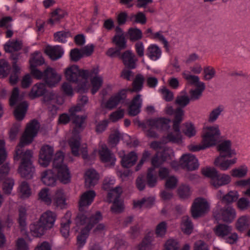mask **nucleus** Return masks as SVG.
<instances>
[{
  "label": "nucleus",
  "mask_w": 250,
  "mask_h": 250,
  "mask_svg": "<svg viewBox=\"0 0 250 250\" xmlns=\"http://www.w3.org/2000/svg\"><path fill=\"white\" fill-rule=\"evenodd\" d=\"M40 128L39 123L35 120H32L26 126V129L22 135L19 144L15 150L14 156L15 160H19L21 158V162L18 171L21 176L26 179H31L35 172V167L33 166L31 159L33 157V152L30 150H26L23 152L24 146L29 145L37 135Z\"/></svg>",
  "instance_id": "f257e3e1"
},
{
  "label": "nucleus",
  "mask_w": 250,
  "mask_h": 250,
  "mask_svg": "<svg viewBox=\"0 0 250 250\" xmlns=\"http://www.w3.org/2000/svg\"><path fill=\"white\" fill-rule=\"evenodd\" d=\"M102 218L100 211H97L95 214L91 216L84 213H79L77 215L75 219L76 226L74 229L76 231H81L77 238V245L79 248H81L84 246L90 230Z\"/></svg>",
  "instance_id": "f03ea898"
},
{
  "label": "nucleus",
  "mask_w": 250,
  "mask_h": 250,
  "mask_svg": "<svg viewBox=\"0 0 250 250\" xmlns=\"http://www.w3.org/2000/svg\"><path fill=\"white\" fill-rule=\"evenodd\" d=\"M73 124L74 125V130L72 132V136L68 141V145L70 147L73 155L76 157L80 156L81 151L83 159L88 158V155L86 146H82L80 147L81 138L79 132L82 131L84 127L86 116H77L76 114L71 115L70 114Z\"/></svg>",
  "instance_id": "7ed1b4c3"
},
{
  "label": "nucleus",
  "mask_w": 250,
  "mask_h": 250,
  "mask_svg": "<svg viewBox=\"0 0 250 250\" xmlns=\"http://www.w3.org/2000/svg\"><path fill=\"white\" fill-rule=\"evenodd\" d=\"M56 218V213L52 211L47 210L43 212L37 223L30 225V229L32 235L35 237L43 235L46 230L53 227Z\"/></svg>",
  "instance_id": "20e7f679"
},
{
  "label": "nucleus",
  "mask_w": 250,
  "mask_h": 250,
  "mask_svg": "<svg viewBox=\"0 0 250 250\" xmlns=\"http://www.w3.org/2000/svg\"><path fill=\"white\" fill-rule=\"evenodd\" d=\"M99 69L98 67H95L91 70H87V77L84 78L82 82V86L80 92H85L88 90V79H90V84L91 85V92L93 95L97 93L104 83V78L102 75L99 74Z\"/></svg>",
  "instance_id": "39448f33"
},
{
  "label": "nucleus",
  "mask_w": 250,
  "mask_h": 250,
  "mask_svg": "<svg viewBox=\"0 0 250 250\" xmlns=\"http://www.w3.org/2000/svg\"><path fill=\"white\" fill-rule=\"evenodd\" d=\"M64 155L62 152L58 151L55 154L53 161V168L57 171L59 180L63 184L70 182L71 175L66 165L63 163Z\"/></svg>",
  "instance_id": "423d86ee"
},
{
  "label": "nucleus",
  "mask_w": 250,
  "mask_h": 250,
  "mask_svg": "<svg viewBox=\"0 0 250 250\" xmlns=\"http://www.w3.org/2000/svg\"><path fill=\"white\" fill-rule=\"evenodd\" d=\"M87 69H80L77 65H71L65 68L64 75L66 80L69 82L77 84L78 91L80 92L82 86V82L84 78L87 77Z\"/></svg>",
  "instance_id": "0eeeda50"
},
{
  "label": "nucleus",
  "mask_w": 250,
  "mask_h": 250,
  "mask_svg": "<svg viewBox=\"0 0 250 250\" xmlns=\"http://www.w3.org/2000/svg\"><path fill=\"white\" fill-rule=\"evenodd\" d=\"M220 135L218 125H206L203 128L201 137L204 142L210 147L216 144Z\"/></svg>",
  "instance_id": "6e6552de"
},
{
  "label": "nucleus",
  "mask_w": 250,
  "mask_h": 250,
  "mask_svg": "<svg viewBox=\"0 0 250 250\" xmlns=\"http://www.w3.org/2000/svg\"><path fill=\"white\" fill-rule=\"evenodd\" d=\"M213 215L217 221L222 220L226 222H231L236 217V212L231 206L223 208L219 205H217L213 210Z\"/></svg>",
  "instance_id": "1a4fd4ad"
},
{
  "label": "nucleus",
  "mask_w": 250,
  "mask_h": 250,
  "mask_svg": "<svg viewBox=\"0 0 250 250\" xmlns=\"http://www.w3.org/2000/svg\"><path fill=\"white\" fill-rule=\"evenodd\" d=\"M126 97V90L122 89L117 93L112 95L105 101L101 103V106L103 109L112 110L116 108L118 105Z\"/></svg>",
  "instance_id": "9d476101"
},
{
  "label": "nucleus",
  "mask_w": 250,
  "mask_h": 250,
  "mask_svg": "<svg viewBox=\"0 0 250 250\" xmlns=\"http://www.w3.org/2000/svg\"><path fill=\"white\" fill-rule=\"evenodd\" d=\"M210 209V205L208 201L203 198H196L191 208V213L194 218L202 216L208 213Z\"/></svg>",
  "instance_id": "9b49d317"
},
{
  "label": "nucleus",
  "mask_w": 250,
  "mask_h": 250,
  "mask_svg": "<svg viewBox=\"0 0 250 250\" xmlns=\"http://www.w3.org/2000/svg\"><path fill=\"white\" fill-rule=\"evenodd\" d=\"M10 167L9 164L6 163L0 167V183L2 184V189L7 194H10L14 185L13 179L7 177Z\"/></svg>",
  "instance_id": "f8f14e48"
},
{
  "label": "nucleus",
  "mask_w": 250,
  "mask_h": 250,
  "mask_svg": "<svg viewBox=\"0 0 250 250\" xmlns=\"http://www.w3.org/2000/svg\"><path fill=\"white\" fill-rule=\"evenodd\" d=\"M62 76L56 70L48 67L44 71L43 81L50 87H55L62 80Z\"/></svg>",
  "instance_id": "ddd939ff"
},
{
  "label": "nucleus",
  "mask_w": 250,
  "mask_h": 250,
  "mask_svg": "<svg viewBox=\"0 0 250 250\" xmlns=\"http://www.w3.org/2000/svg\"><path fill=\"white\" fill-rule=\"evenodd\" d=\"M180 162L181 167L188 170H194L199 166L197 158L190 153L183 154L180 159Z\"/></svg>",
  "instance_id": "4468645a"
},
{
  "label": "nucleus",
  "mask_w": 250,
  "mask_h": 250,
  "mask_svg": "<svg viewBox=\"0 0 250 250\" xmlns=\"http://www.w3.org/2000/svg\"><path fill=\"white\" fill-rule=\"evenodd\" d=\"M54 154V148L49 145L43 146L40 150L39 158L40 165L44 167L50 164Z\"/></svg>",
  "instance_id": "2eb2a0df"
},
{
  "label": "nucleus",
  "mask_w": 250,
  "mask_h": 250,
  "mask_svg": "<svg viewBox=\"0 0 250 250\" xmlns=\"http://www.w3.org/2000/svg\"><path fill=\"white\" fill-rule=\"evenodd\" d=\"M170 123V119L164 117L150 119L146 121L148 127L155 128L162 131L169 129Z\"/></svg>",
  "instance_id": "dca6fc26"
},
{
  "label": "nucleus",
  "mask_w": 250,
  "mask_h": 250,
  "mask_svg": "<svg viewBox=\"0 0 250 250\" xmlns=\"http://www.w3.org/2000/svg\"><path fill=\"white\" fill-rule=\"evenodd\" d=\"M228 158V156H219L215 159L214 164L220 170L226 171L235 164L237 161V158L235 156L230 159H229Z\"/></svg>",
  "instance_id": "f3484780"
},
{
  "label": "nucleus",
  "mask_w": 250,
  "mask_h": 250,
  "mask_svg": "<svg viewBox=\"0 0 250 250\" xmlns=\"http://www.w3.org/2000/svg\"><path fill=\"white\" fill-rule=\"evenodd\" d=\"M99 154L100 159L103 162L109 163L112 166L115 165L116 159L104 144H100Z\"/></svg>",
  "instance_id": "a211bd4d"
},
{
  "label": "nucleus",
  "mask_w": 250,
  "mask_h": 250,
  "mask_svg": "<svg viewBox=\"0 0 250 250\" xmlns=\"http://www.w3.org/2000/svg\"><path fill=\"white\" fill-rule=\"evenodd\" d=\"M83 178L85 186L89 188L98 184L100 177L96 170L93 168H89L85 171Z\"/></svg>",
  "instance_id": "6ab92c4d"
},
{
  "label": "nucleus",
  "mask_w": 250,
  "mask_h": 250,
  "mask_svg": "<svg viewBox=\"0 0 250 250\" xmlns=\"http://www.w3.org/2000/svg\"><path fill=\"white\" fill-rule=\"evenodd\" d=\"M174 157V152L172 149L167 148L164 150L161 158H159L158 154L154 156L151 160V164L153 166V168L158 167L160 166L165 161L169 160H172Z\"/></svg>",
  "instance_id": "aec40b11"
},
{
  "label": "nucleus",
  "mask_w": 250,
  "mask_h": 250,
  "mask_svg": "<svg viewBox=\"0 0 250 250\" xmlns=\"http://www.w3.org/2000/svg\"><path fill=\"white\" fill-rule=\"evenodd\" d=\"M121 58L125 66L130 68L134 69L136 67L138 59L131 50L124 52L121 55Z\"/></svg>",
  "instance_id": "412c9836"
},
{
  "label": "nucleus",
  "mask_w": 250,
  "mask_h": 250,
  "mask_svg": "<svg viewBox=\"0 0 250 250\" xmlns=\"http://www.w3.org/2000/svg\"><path fill=\"white\" fill-rule=\"evenodd\" d=\"M53 204L61 209L66 208V196L62 189H57L53 195Z\"/></svg>",
  "instance_id": "4be33fe9"
},
{
  "label": "nucleus",
  "mask_w": 250,
  "mask_h": 250,
  "mask_svg": "<svg viewBox=\"0 0 250 250\" xmlns=\"http://www.w3.org/2000/svg\"><path fill=\"white\" fill-rule=\"evenodd\" d=\"M119 155L121 158V163L122 166L125 167H130L133 166L137 160V155L136 153L133 151H131L128 154L125 155L124 151L119 152Z\"/></svg>",
  "instance_id": "5701e85b"
},
{
  "label": "nucleus",
  "mask_w": 250,
  "mask_h": 250,
  "mask_svg": "<svg viewBox=\"0 0 250 250\" xmlns=\"http://www.w3.org/2000/svg\"><path fill=\"white\" fill-rule=\"evenodd\" d=\"M96 193L94 190H88L83 192L80 196L79 204L80 210L90 206L93 202Z\"/></svg>",
  "instance_id": "b1692460"
},
{
  "label": "nucleus",
  "mask_w": 250,
  "mask_h": 250,
  "mask_svg": "<svg viewBox=\"0 0 250 250\" xmlns=\"http://www.w3.org/2000/svg\"><path fill=\"white\" fill-rule=\"evenodd\" d=\"M141 94H137L131 101L128 108V114L135 116L141 112L142 105V99Z\"/></svg>",
  "instance_id": "393cba45"
},
{
  "label": "nucleus",
  "mask_w": 250,
  "mask_h": 250,
  "mask_svg": "<svg viewBox=\"0 0 250 250\" xmlns=\"http://www.w3.org/2000/svg\"><path fill=\"white\" fill-rule=\"evenodd\" d=\"M218 149L220 152L219 156H228V157L230 158L236 154L235 150L231 148V142L229 140L221 143L218 146Z\"/></svg>",
  "instance_id": "a878e982"
},
{
  "label": "nucleus",
  "mask_w": 250,
  "mask_h": 250,
  "mask_svg": "<svg viewBox=\"0 0 250 250\" xmlns=\"http://www.w3.org/2000/svg\"><path fill=\"white\" fill-rule=\"evenodd\" d=\"M173 132H169L166 136L162 138V143L166 144L168 142L173 143L180 144L182 142V136L180 132V128H178V130L173 129Z\"/></svg>",
  "instance_id": "bb28decb"
},
{
  "label": "nucleus",
  "mask_w": 250,
  "mask_h": 250,
  "mask_svg": "<svg viewBox=\"0 0 250 250\" xmlns=\"http://www.w3.org/2000/svg\"><path fill=\"white\" fill-rule=\"evenodd\" d=\"M44 52L52 60L54 61L61 58L64 53L63 49L59 45L47 46Z\"/></svg>",
  "instance_id": "cd10ccee"
},
{
  "label": "nucleus",
  "mask_w": 250,
  "mask_h": 250,
  "mask_svg": "<svg viewBox=\"0 0 250 250\" xmlns=\"http://www.w3.org/2000/svg\"><path fill=\"white\" fill-rule=\"evenodd\" d=\"M71 212L67 211L61 220V232L62 236L67 238L69 235V226L71 223Z\"/></svg>",
  "instance_id": "c85d7f7f"
},
{
  "label": "nucleus",
  "mask_w": 250,
  "mask_h": 250,
  "mask_svg": "<svg viewBox=\"0 0 250 250\" xmlns=\"http://www.w3.org/2000/svg\"><path fill=\"white\" fill-rule=\"evenodd\" d=\"M46 91L45 84L42 83H38L32 86L28 96L31 99H34L44 95Z\"/></svg>",
  "instance_id": "c756f323"
},
{
  "label": "nucleus",
  "mask_w": 250,
  "mask_h": 250,
  "mask_svg": "<svg viewBox=\"0 0 250 250\" xmlns=\"http://www.w3.org/2000/svg\"><path fill=\"white\" fill-rule=\"evenodd\" d=\"M22 47V42L18 39L9 40L3 45L4 51L10 53L20 50Z\"/></svg>",
  "instance_id": "7c9ffc66"
},
{
  "label": "nucleus",
  "mask_w": 250,
  "mask_h": 250,
  "mask_svg": "<svg viewBox=\"0 0 250 250\" xmlns=\"http://www.w3.org/2000/svg\"><path fill=\"white\" fill-rule=\"evenodd\" d=\"M146 55L151 60L156 61L161 58L162 50L157 45L151 44L147 48Z\"/></svg>",
  "instance_id": "2f4dec72"
},
{
  "label": "nucleus",
  "mask_w": 250,
  "mask_h": 250,
  "mask_svg": "<svg viewBox=\"0 0 250 250\" xmlns=\"http://www.w3.org/2000/svg\"><path fill=\"white\" fill-rule=\"evenodd\" d=\"M215 234L218 237L224 239L232 231V227L225 224H219L213 229Z\"/></svg>",
  "instance_id": "473e14b6"
},
{
  "label": "nucleus",
  "mask_w": 250,
  "mask_h": 250,
  "mask_svg": "<svg viewBox=\"0 0 250 250\" xmlns=\"http://www.w3.org/2000/svg\"><path fill=\"white\" fill-rule=\"evenodd\" d=\"M231 177L226 174H218L215 176L211 185L216 188L229 184L231 182Z\"/></svg>",
  "instance_id": "72a5a7b5"
},
{
  "label": "nucleus",
  "mask_w": 250,
  "mask_h": 250,
  "mask_svg": "<svg viewBox=\"0 0 250 250\" xmlns=\"http://www.w3.org/2000/svg\"><path fill=\"white\" fill-rule=\"evenodd\" d=\"M144 81V77L142 74H137L133 80L132 84V88L126 89V92L127 91H130V92H140L143 89Z\"/></svg>",
  "instance_id": "f704fd0d"
},
{
  "label": "nucleus",
  "mask_w": 250,
  "mask_h": 250,
  "mask_svg": "<svg viewBox=\"0 0 250 250\" xmlns=\"http://www.w3.org/2000/svg\"><path fill=\"white\" fill-rule=\"evenodd\" d=\"M41 179L43 183L48 186L55 185L56 182L55 175L51 169L46 170L43 172Z\"/></svg>",
  "instance_id": "c9c22d12"
},
{
  "label": "nucleus",
  "mask_w": 250,
  "mask_h": 250,
  "mask_svg": "<svg viewBox=\"0 0 250 250\" xmlns=\"http://www.w3.org/2000/svg\"><path fill=\"white\" fill-rule=\"evenodd\" d=\"M31 189L26 182H22L18 188V194L20 198L26 199L31 195Z\"/></svg>",
  "instance_id": "e433bc0d"
},
{
  "label": "nucleus",
  "mask_w": 250,
  "mask_h": 250,
  "mask_svg": "<svg viewBox=\"0 0 250 250\" xmlns=\"http://www.w3.org/2000/svg\"><path fill=\"white\" fill-rule=\"evenodd\" d=\"M181 229L185 234H190L192 233L193 229V225L188 216H185L182 217Z\"/></svg>",
  "instance_id": "4c0bfd02"
},
{
  "label": "nucleus",
  "mask_w": 250,
  "mask_h": 250,
  "mask_svg": "<svg viewBox=\"0 0 250 250\" xmlns=\"http://www.w3.org/2000/svg\"><path fill=\"white\" fill-rule=\"evenodd\" d=\"M28 104L26 102H22L16 107L14 111V115L17 120L21 121L23 118L27 111Z\"/></svg>",
  "instance_id": "58836bf2"
},
{
  "label": "nucleus",
  "mask_w": 250,
  "mask_h": 250,
  "mask_svg": "<svg viewBox=\"0 0 250 250\" xmlns=\"http://www.w3.org/2000/svg\"><path fill=\"white\" fill-rule=\"evenodd\" d=\"M250 225V217L247 215H244L239 217L235 224L236 229L240 231L245 230Z\"/></svg>",
  "instance_id": "ea45409f"
},
{
  "label": "nucleus",
  "mask_w": 250,
  "mask_h": 250,
  "mask_svg": "<svg viewBox=\"0 0 250 250\" xmlns=\"http://www.w3.org/2000/svg\"><path fill=\"white\" fill-rule=\"evenodd\" d=\"M249 169L245 165H241L240 167L234 168L231 170V175L235 178H242L245 177L248 173Z\"/></svg>",
  "instance_id": "a19ab883"
},
{
  "label": "nucleus",
  "mask_w": 250,
  "mask_h": 250,
  "mask_svg": "<svg viewBox=\"0 0 250 250\" xmlns=\"http://www.w3.org/2000/svg\"><path fill=\"white\" fill-rule=\"evenodd\" d=\"M25 207L21 206L19 208V217L18 221L21 230H24L27 226V213Z\"/></svg>",
  "instance_id": "79ce46f5"
},
{
  "label": "nucleus",
  "mask_w": 250,
  "mask_h": 250,
  "mask_svg": "<svg viewBox=\"0 0 250 250\" xmlns=\"http://www.w3.org/2000/svg\"><path fill=\"white\" fill-rule=\"evenodd\" d=\"M224 111V107L219 105L212 109L208 116V121L209 123H214Z\"/></svg>",
  "instance_id": "37998d69"
},
{
  "label": "nucleus",
  "mask_w": 250,
  "mask_h": 250,
  "mask_svg": "<svg viewBox=\"0 0 250 250\" xmlns=\"http://www.w3.org/2000/svg\"><path fill=\"white\" fill-rule=\"evenodd\" d=\"M44 62V60L40 52L36 51L31 55L29 60L30 67L41 65Z\"/></svg>",
  "instance_id": "c03bdc74"
},
{
  "label": "nucleus",
  "mask_w": 250,
  "mask_h": 250,
  "mask_svg": "<svg viewBox=\"0 0 250 250\" xmlns=\"http://www.w3.org/2000/svg\"><path fill=\"white\" fill-rule=\"evenodd\" d=\"M184 111L180 107L177 108L175 111L174 119L173 121L172 128L178 130L180 125L183 120Z\"/></svg>",
  "instance_id": "a18cd8bd"
},
{
  "label": "nucleus",
  "mask_w": 250,
  "mask_h": 250,
  "mask_svg": "<svg viewBox=\"0 0 250 250\" xmlns=\"http://www.w3.org/2000/svg\"><path fill=\"white\" fill-rule=\"evenodd\" d=\"M155 198L150 197L147 198H143L140 201L134 202V207L135 208H150L154 204Z\"/></svg>",
  "instance_id": "49530a36"
},
{
  "label": "nucleus",
  "mask_w": 250,
  "mask_h": 250,
  "mask_svg": "<svg viewBox=\"0 0 250 250\" xmlns=\"http://www.w3.org/2000/svg\"><path fill=\"white\" fill-rule=\"evenodd\" d=\"M88 99L86 96H82L80 97L79 98V103L77 105L73 106L69 109V113L71 115H74L77 112L81 111L82 107L88 102Z\"/></svg>",
  "instance_id": "de8ad7c7"
},
{
  "label": "nucleus",
  "mask_w": 250,
  "mask_h": 250,
  "mask_svg": "<svg viewBox=\"0 0 250 250\" xmlns=\"http://www.w3.org/2000/svg\"><path fill=\"white\" fill-rule=\"evenodd\" d=\"M108 193V201L109 203L114 201H120L119 198L123 192L122 188L120 187H117L115 188L109 190Z\"/></svg>",
  "instance_id": "09e8293b"
},
{
  "label": "nucleus",
  "mask_w": 250,
  "mask_h": 250,
  "mask_svg": "<svg viewBox=\"0 0 250 250\" xmlns=\"http://www.w3.org/2000/svg\"><path fill=\"white\" fill-rule=\"evenodd\" d=\"M183 78L186 80L188 82L196 86H198L200 83H204L200 81L199 77L198 76L193 75L190 74L188 71H185L183 72Z\"/></svg>",
  "instance_id": "8fccbe9b"
},
{
  "label": "nucleus",
  "mask_w": 250,
  "mask_h": 250,
  "mask_svg": "<svg viewBox=\"0 0 250 250\" xmlns=\"http://www.w3.org/2000/svg\"><path fill=\"white\" fill-rule=\"evenodd\" d=\"M66 15V12L63 10L57 9L52 13L51 18L49 21L51 24L59 22Z\"/></svg>",
  "instance_id": "3c124183"
},
{
  "label": "nucleus",
  "mask_w": 250,
  "mask_h": 250,
  "mask_svg": "<svg viewBox=\"0 0 250 250\" xmlns=\"http://www.w3.org/2000/svg\"><path fill=\"white\" fill-rule=\"evenodd\" d=\"M112 42L119 50L124 49L126 47V41L124 34L115 35L112 39Z\"/></svg>",
  "instance_id": "603ef678"
},
{
  "label": "nucleus",
  "mask_w": 250,
  "mask_h": 250,
  "mask_svg": "<svg viewBox=\"0 0 250 250\" xmlns=\"http://www.w3.org/2000/svg\"><path fill=\"white\" fill-rule=\"evenodd\" d=\"M39 198L47 205H50L52 203V200L51 198L49 189L47 188H42L40 191Z\"/></svg>",
  "instance_id": "864d4df0"
},
{
  "label": "nucleus",
  "mask_w": 250,
  "mask_h": 250,
  "mask_svg": "<svg viewBox=\"0 0 250 250\" xmlns=\"http://www.w3.org/2000/svg\"><path fill=\"white\" fill-rule=\"evenodd\" d=\"M197 88L191 90L190 91V98L192 100L198 99L202 95V92L205 89V85L204 83H200L198 86H197Z\"/></svg>",
  "instance_id": "5fc2aeb1"
},
{
  "label": "nucleus",
  "mask_w": 250,
  "mask_h": 250,
  "mask_svg": "<svg viewBox=\"0 0 250 250\" xmlns=\"http://www.w3.org/2000/svg\"><path fill=\"white\" fill-rule=\"evenodd\" d=\"M125 110L119 108L114 112H111L109 116V120L111 122L115 123L124 118Z\"/></svg>",
  "instance_id": "6e6d98bb"
},
{
  "label": "nucleus",
  "mask_w": 250,
  "mask_h": 250,
  "mask_svg": "<svg viewBox=\"0 0 250 250\" xmlns=\"http://www.w3.org/2000/svg\"><path fill=\"white\" fill-rule=\"evenodd\" d=\"M154 246L148 237L145 238L142 242L136 248V250H152Z\"/></svg>",
  "instance_id": "4d7b16f0"
},
{
  "label": "nucleus",
  "mask_w": 250,
  "mask_h": 250,
  "mask_svg": "<svg viewBox=\"0 0 250 250\" xmlns=\"http://www.w3.org/2000/svg\"><path fill=\"white\" fill-rule=\"evenodd\" d=\"M129 20L135 23H139L144 24L146 23V18L145 15L142 12H139L134 15H131L129 18Z\"/></svg>",
  "instance_id": "13d9d810"
},
{
  "label": "nucleus",
  "mask_w": 250,
  "mask_h": 250,
  "mask_svg": "<svg viewBox=\"0 0 250 250\" xmlns=\"http://www.w3.org/2000/svg\"><path fill=\"white\" fill-rule=\"evenodd\" d=\"M70 36L69 31H59L54 34L55 41L62 43L66 42V39Z\"/></svg>",
  "instance_id": "bf43d9fd"
},
{
  "label": "nucleus",
  "mask_w": 250,
  "mask_h": 250,
  "mask_svg": "<svg viewBox=\"0 0 250 250\" xmlns=\"http://www.w3.org/2000/svg\"><path fill=\"white\" fill-rule=\"evenodd\" d=\"M128 34L131 41H137L142 38L141 30L137 28H130L128 31Z\"/></svg>",
  "instance_id": "052dcab7"
},
{
  "label": "nucleus",
  "mask_w": 250,
  "mask_h": 250,
  "mask_svg": "<svg viewBox=\"0 0 250 250\" xmlns=\"http://www.w3.org/2000/svg\"><path fill=\"white\" fill-rule=\"evenodd\" d=\"M183 133L189 138L194 136L196 133V130L194 125L190 123H187L184 124Z\"/></svg>",
  "instance_id": "680f3d73"
},
{
  "label": "nucleus",
  "mask_w": 250,
  "mask_h": 250,
  "mask_svg": "<svg viewBox=\"0 0 250 250\" xmlns=\"http://www.w3.org/2000/svg\"><path fill=\"white\" fill-rule=\"evenodd\" d=\"M154 168H148L146 179L147 185L150 188L154 187L157 184V178L154 175Z\"/></svg>",
  "instance_id": "e2e57ef3"
},
{
  "label": "nucleus",
  "mask_w": 250,
  "mask_h": 250,
  "mask_svg": "<svg viewBox=\"0 0 250 250\" xmlns=\"http://www.w3.org/2000/svg\"><path fill=\"white\" fill-rule=\"evenodd\" d=\"M179 249L178 241L174 239H169L165 242L163 250H179Z\"/></svg>",
  "instance_id": "0e129e2a"
},
{
  "label": "nucleus",
  "mask_w": 250,
  "mask_h": 250,
  "mask_svg": "<svg viewBox=\"0 0 250 250\" xmlns=\"http://www.w3.org/2000/svg\"><path fill=\"white\" fill-rule=\"evenodd\" d=\"M202 173L205 176L210 178V183L212 184L218 171L214 168L207 167L202 169Z\"/></svg>",
  "instance_id": "69168bd1"
},
{
  "label": "nucleus",
  "mask_w": 250,
  "mask_h": 250,
  "mask_svg": "<svg viewBox=\"0 0 250 250\" xmlns=\"http://www.w3.org/2000/svg\"><path fill=\"white\" fill-rule=\"evenodd\" d=\"M238 193L236 190L230 191L223 196V202L231 203L236 201L238 198Z\"/></svg>",
  "instance_id": "338daca9"
},
{
  "label": "nucleus",
  "mask_w": 250,
  "mask_h": 250,
  "mask_svg": "<svg viewBox=\"0 0 250 250\" xmlns=\"http://www.w3.org/2000/svg\"><path fill=\"white\" fill-rule=\"evenodd\" d=\"M216 71L211 66H206L203 69L204 78L206 81H209L214 77Z\"/></svg>",
  "instance_id": "774afa93"
}]
</instances>
